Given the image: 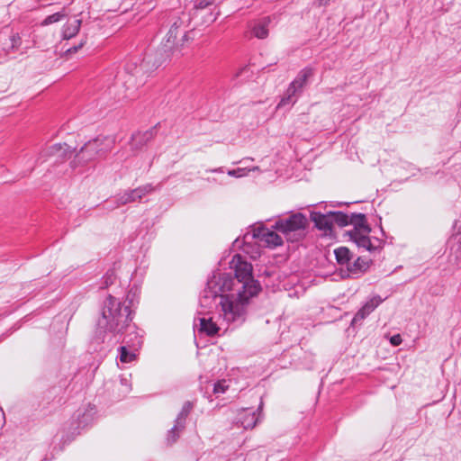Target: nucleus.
<instances>
[{"mask_svg":"<svg viewBox=\"0 0 461 461\" xmlns=\"http://www.w3.org/2000/svg\"><path fill=\"white\" fill-rule=\"evenodd\" d=\"M208 280H215L213 287L220 296L221 311L224 320L235 326L241 325L247 318L249 300L261 291L259 282L240 284L231 273H214Z\"/></svg>","mask_w":461,"mask_h":461,"instance_id":"nucleus-1","label":"nucleus"},{"mask_svg":"<svg viewBox=\"0 0 461 461\" xmlns=\"http://www.w3.org/2000/svg\"><path fill=\"white\" fill-rule=\"evenodd\" d=\"M132 311L129 306L122 309L120 301L109 294L104 302L101 317L96 323V334L104 342L107 333L114 337L120 336L122 343L133 350H139L143 343L142 336L139 334L137 326L132 323Z\"/></svg>","mask_w":461,"mask_h":461,"instance_id":"nucleus-2","label":"nucleus"},{"mask_svg":"<svg viewBox=\"0 0 461 461\" xmlns=\"http://www.w3.org/2000/svg\"><path fill=\"white\" fill-rule=\"evenodd\" d=\"M309 222L302 212H294L275 221L273 229L284 235L289 242H298L306 236Z\"/></svg>","mask_w":461,"mask_h":461,"instance_id":"nucleus-3","label":"nucleus"},{"mask_svg":"<svg viewBox=\"0 0 461 461\" xmlns=\"http://www.w3.org/2000/svg\"><path fill=\"white\" fill-rule=\"evenodd\" d=\"M313 75L314 68L312 67H305L301 69L295 78L289 84L284 96L278 104V106L295 104Z\"/></svg>","mask_w":461,"mask_h":461,"instance_id":"nucleus-4","label":"nucleus"},{"mask_svg":"<svg viewBox=\"0 0 461 461\" xmlns=\"http://www.w3.org/2000/svg\"><path fill=\"white\" fill-rule=\"evenodd\" d=\"M183 21L181 18L176 17L167 34L166 42L162 43L161 47L156 51V58L154 66L158 68L170 59L176 49V40L178 34V29L182 26Z\"/></svg>","mask_w":461,"mask_h":461,"instance_id":"nucleus-5","label":"nucleus"},{"mask_svg":"<svg viewBox=\"0 0 461 461\" xmlns=\"http://www.w3.org/2000/svg\"><path fill=\"white\" fill-rule=\"evenodd\" d=\"M103 140L99 138H95L86 142L77 153L76 159L72 161V167H76V161L85 164L92 161L97 158L104 156L108 151L109 148L102 147Z\"/></svg>","mask_w":461,"mask_h":461,"instance_id":"nucleus-6","label":"nucleus"},{"mask_svg":"<svg viewBox=\"0 0 461 461\" xmlns=\"http://www.w3.org/2000/svg\"><path fill=\"white\" fill-rule=\"evenodd\" d=\"M216 285L215 280H207L206 286L203 290L199 303L202 311L198 312V314H207L210 313L213 309L221 307L220 304V296L221 294H218V292L213 288Z\"/></svg>","mask_w":461,"mask_h":461,"instance_id":"nucleus-7","label":"nucleus"},{"mask_svg":"<svg viewBox=\"0 0 461 461\" xmlns=\"http://www.w3.org/2000/svg\"><path fill=\"white\" fill-rule=\"evenodd\" d=\"M230 267L234 269L233 278H237V280L240 281V284L247 283L248 285L252 284V282H258L254 279L252 276V265L243 259V257L240 254H236L231 262Z\"/></svg>","mask_w":461,"mask_h":461,"instance_id":"nucleus-8","label":"nucleus"},{"mask_svg":"<svg viewBox=\"0 0 461 461\" xmlns=\"http://www.w3.org/2000/svg\"><path fill=\"white\" fill-rule=\"evenodd\" d=\"M371 264L372 260L357 257L355 260H351L347 267L341 268V276L344 278H358L368 270Z\"/></svg>","mask_w":461,"mask_h":461,"instance_id":"nucleus-9","label":"nucleus"},{"mask_svg":"<svg viewBox=\"0 0 461 461\" xmlns=\"http://www.w3.org/2000/svg\"><path fill=\"white\" fill-rule=\"evenodd\" d=\"M74 151L75 149L67 143H56L44 149L42 156L53 158L54 163H59L69 158Z\"/></svg>","mask_w":461,"mask_h":461,"instance_id":"nucleus-10","label":"nucleus"},{"mask_svg":"<svg viewBox=\"0 0 461 461\" xmlns=\"http://www.w3.org/2000/svg\"><path fill=\"white\" fill-rule=\"evenodd\" d=\"M253 237L269 247H277L283 244V239L280 235L262 225L253 230Z\"/></svg>","mask_w":461,"mask_h":461,"instance_id":"nucleus-11","label":"nucleus"},{"mask_svg":"<svg viewBox=\"0 0 461 461\" xmlns=\"http://www.w3.org/2000/svg\"><path fill=\"white\" fill-rule=\"evenodd\" d=\"M310 219L314 223L315 228L324 232L325 235H330L333 231L332 219L330 212L312 211L310 213Z\"/></svg>","mask_w":461,"mask_h":461,"instance_id":"nucleus-12","label":"nucleus"},{"mask_svg":"<svg viewBox=\"0 0 461 461\" xmlns=\"http://www.w3.org/2000/svg\"><path fill=\"white\" fill-rule=\"evenodd\" d=\"M353 225V230L347 232L348 235H357L359 232L369 234L372 230L364 213L353 212L349 215L348 225Z\"/></svg>","mask_w":461,"mask_h":461,"instance_id":"nucleus-13","label":"nucleus"},{"mask_svg":"<svg viewBox=\"0 0 461 461\" xmlns=\"http://www.w3.org/2000/svg\"><path fill=\"white\" fill-rule=\"evenodd\" d=\"M383 303V299L380 295H375L369 301H367L355 314L351 324L355 325L356 323L362 321L365 318H366L372 312L375 311L379 304Z\"/></svg>","mask_w":461,"mask_h":461,"instance_id":"nucleus-14","label":"nucleus"},{"mask_svg":"<svg viewBox=\"0 0 461 461\" xmlns=\"http://www.w3.org/2000/svg\"><path fill=\"white\" fill-rule=\"evenodd\" d=\"M157 125L144 131H138L131 136V146L133 149H140L157 134Z\"/></svg>","mask_w":461,"mask_h":461,"instance_id":"nucleus-15","label":"nucleus"},{"mask_svg":"<svg viewBox=\"0 0 461 461\" xmlns=\"http://www.w3.org/2000/svg\"><path fill=\"white\" fill-rule=\"evenodd\" d=\"M369 234H366L364 232H359L357 235H348L350 240H352L358 248H364L366 250L372 252L376 249L381 248L383 241L379 239H376L375 241L377 244H374L368 236Z\"/></svg>","mask_w":461,"mask_h":461,"instance_id":"nucleus-16","label":"nucleus"},{"mask_svg":"<svg viewBox=\"0 0 461 461\" xmlns=\"http://www.w3.org/2000/svg\"><path fill=\"white\" fill-rule=\"evenodd\" d=\"M194 326L198 329L200 333H203L210 337L217 335L220 330L218 325L212 321V317H198L194 320Z\"/></svg>","mask_w":461,"mask_h":461,"instance_id":"nucleus-17","label":"nucleus"},{"mask_svg":"<svg viewBox=\"0 0 461 461\" xmlns=\"http://www.w3.org/2000/svg\"><path fill=\"white\" fill-rule=\"evenodd\" d=\"M95 407L91 405L84 411L78 410L77 412V426L76 429H85L92 424L95 420Z\"/></svg>","mask_w":461,"mask_h":461,"instance_id":"nucleus-18","label":"nucleus"},{"mask_svg":"<svg viewBox=\"0 0 461 461\" xmlns=\"http://www.w3.org/2000/svg\"><path fill=\"white\" fill-rule=\"evenodd\" d=\"M258 416L256 411L251 409H246L240 413L238 423L245 429H253L258 421Z\"/></svg>","mask_w":461,"mask_h":461,"instance_id":"nucleus-19","label":"nucleus"},{"mask_svg":"<svg viewBox=\"0 0 461 461\" xmlns=\"http://www.w3.org/2000/svg\"><path fill=\"white\" fill-rule=\"evenodd\" d=\"M270 23L271 19L269 16L259 19L251 27L252 34L258 39H266L268 36V26Z\"/></svg>","mask_w":461,"mask_h":461,"instance_id":"nucleus-20","label":"nucleus"},{"mask_svg":"<svg viewBox=\"0 0 461 461\" xmlns=\"http://www.w3.org/2000/svg\"><path fill=\"white\" fill-rule=\"evenodd\" d=\"M336 261L341 267H347L353 259V253L348 248L341 246L334 249Z\"/></svg>","mask_w":461,"mask_h":461,"instance_id":"nucleus-21","label":"nucleus"},{"mask_svg":"<svg viewBox=\"0 0 461 461\" xmlns=\"http://www.w3.org/2000/svg\"><path fill=\"white\" fill-rule=\"evenodd\" d=\"M82 21L80 19H74L64 24L62 29V36L64 40H69L75 37L80 30Z\"/></svg>","mask_w":461,"mask_h":461,"instance_id":"nucleus-22","label":"nucleus"},{"mask_svg":"<svg viewBox=\"0 0 461 461\" xmlns=\"http://www.w3.org/2000/svg\"><path fill=\"white\" fill-rule=\"evenodd\" d=\"M118 350L120 353V361L125 364L132 362L136 358V352L138 351L130 348L128 346L124 344L121 346Z\"/></svg>","mask_w":461,"mask_h":461,"instance_id":"nucleus-23","label":"nucleus"},{"mask_svg":"<svg viewBox=\"0 0 461 461\" xmlns=\"http://www.w3.org/2000/svg\"><path fill=\"white\" fill-rule=\"evenodd\" d=\"M194 408V403L190 401H186L184 405L182 406L181 411L177 414L175 421L177 424L184 425L185 427V420L188 415L190 414L191 411Z\"/></svg>","mask_w":461,"mask_h":461,"instance_id":"nucleus-24","label":"nucleus"},{"mask_svg":"<svg viewBox=\"0 0 461 461\" xmlns=\"http://www.w3.org/2000/svg\"><path fill=\"white\" fill-rule=\"evenodd\" d=\"M330 218L332 219V225L336 223L339 227H345L348 225L349 215L343 212H333L329 211Z\"/></svg>","mask_w":461,"mask_h":461,"instance_id":"nucleus-25","label":"nucleus"},{"mask_svg":"<svg viewBox=\"0 0 461 461\" xmlns=\"http://www.w3.org/2000/svg\"><path fill=\"white\" fill-rule=\"evenodd\" d=\"M185 426L175 422L174 426L167 431V441L168 444H173L180 437V433L185 429Z\"/></svg>","mask_w":461,"mask_h":461,"instance_id":"nucleus-26","label":"nucleus"},{"mask_svg":"<svg viewBox=\"0 0 461 461\" xmlns=\"http://www.w3.org/2000/svg\"><path fill=\"white\" fill-rule=\"evenodd\" d=\"M137 201L135 195L132 194V189L125 191L122 194L116 197V206H121Z\"/></svg>","mask_w":461,"mask_h":461,"instance_id":"nucleus-27","label":"nucleus"},{"mask_svg":"<svg viewBox=\"0 0 461 461\" xmlns=\"http://www.w3.org/2000/svg\"><path fill=\"white\" fill-rule=\"evenodd\" d=\"M67 16L64 11L57 12L55 14H52L50 15H48L41 23V25H50L55 23H58L64 19Z\"/></svg>","mask_w":461,"mask_h":461,"instance_id":"nucleus-28","label":"nucleus"},{"mask_svg":"<svg viewBox=\"0 0 461 461\" xmlns=\"http://www.w3.org/2000/svg\"><path fill=\"white\" fill-rule=\"evenodd\" d=\"M116 280V275L113 269H110L103 277V283L101 288H107L113 285Z\"/></svg>","mask_w":461,"mask_h":461,"instance_id":"nucleus-29","label":"nucleus"},{"mask_svg":"<svg viewBox=\"0 0 461 461\" xmlns=\"http://www.w3.org/2000/svg\"><path fill=\"white\" fill-rule=\"evenodd\" d=\"M10 41H11V43H10L11 45H10L9 49H13L14 52H16L17 50H19L20 46L22 44V38L20 37L19 33L12 32L10 33Z\"/></svg>","mask_w":461,"mask_h":461,"instance_id":"nucleus-30","label":"nucleus"},{"mask_svg":"<svg viewBox=\"0 0 461 461\" xmlns=\"http://www.w3.org/2000/svg\"><path fill=\"white\" fill-rule=\"evenodd\" d=\"M228 387L229 385L226 384L225 380L219 381L215 383L213 385V393L215 394L224 393L227 391Z\"/></svg>","mask_w":461,"mask_h":461,"instance_id":"nucleus-31","label":"nucleus"},{"mask_svg":"<svg viewBox=\"0 0 461 461\" xmlns=\"http://www.w3.org/2000/svg\"><path fill=\"white\" fill-rule=\"evenodd\" d=\"M248 171L249 170L247 168L238 167L236 169L229 170L228 175L234 177H242L247 175Z\"/></svg>","mask_w":461,"mask_h":461,"instance_id":"nucleus-32","label":"nucleus"},{"mask_svg":"<svg viewBox=\"0 0 461 461\" xmlns=\"http://www.w3.org/2000/svg\"><path fill=\"white\" fill-rule=\"evenodd\" d=\"M120 385H121V391L124 393V394H127L131 392V384L128 381V379L126 377H122L121 380H120Z\"/></svg>","mask_w":461,"mask_h":461,"instance_id":"nucleus-33","label":"nucleus"},{"mask_svg":"<svg viewBox=\"0 0 461 461\" xmlns=\"http://www.w3.org/2000/svg\"><path fill=\"white\" fill-rule=\"evenodd\" d=\"M86 40H81V41L77 45H74L72 47L68 48L66 50L65 53L67 55L76 53L78 50H80L86 44Z\"/></svg>","mask_w":461,"mask_h":461,"instance_id":"nucleus-34","label":"nucleus"},{"mask_svg":"<svg viewBox=\"0 0 461 461\" xmlns=\"http://www.w3.org/2000/svg\"><path fill=\"white\" fill-rule=\"evenodd\" d=\"M213 0H197L194 3L195 9H204L212 4Z\"/></svg>","mask_w":461,"mask_h":461,"instance_id":"nucleus-35","label":"nucleus"},{"mask_svg":"<svg viewBox=\"0 0 461 461\" xmlns=\"http://www.w3.org/2000/svg\"><path fill=\"white\" fill-rule=\"evenodd\" d=\"M11 41H10V34L4 39L2 41V49L6 54L14 53L13 49H9Z\"/></svg>","mask_w":461,"mask_h":461,"instance_id":"nucleus-36","label":"nucleus"},{"mask_svg":"<svg viewBox=\"0 0 461 461\" xmlns=\"http://www.w3.org/2000/svg\"><path fill=\"white\" fill-rule=\"evenodd\" d=\"M134 296H135V294H132V290H131V291L128 293V294H127V298H126V300H127L129 303H128V304H123V305H122V304H121L122 309H123L124 307L129 306V310H130V311H131V308L133 306V299H134ZM120 303H122L120 302Z\"/></svg>","mask_w":461,"mask_h":461,"instance_id":"nucleus-37","label":"nucleus"},{"mask_svg":"<svg viewBox=\"0 0 461 461\" xmlns=\"http://www.w3.org/2000/svg\"><path fill=\"white\" fill-rule=\"evenodd\" d=\"M390 342L393 346H399L402 344V339L400 334H396L391 337Z\"/></svg>","mask_w":461,"mask_h":461,"instance_id":"nucleus-38","label":"nucleus"},{"mask_svg":"<svg viewBox=\"0 0 461 461\" xmlns=\"http://www.w3.org/2000/svg\"><path fill=\"white\" fill-rule=\"evenodd\" d=\"M132 194L135 195L137 200H140L145 195V194L141 190L140 186H139L135 189H132Z\"/></svg>","mask_w":461,"mask_h":461,"instance_id":"nucleus-39","label":"nucleus"},{"mask_svg":"<svg viewBox=\"0 0 461 461\" xmlns=\"http://www.w3.org/2000/svg\"><path fill=\"white\" fill-rule=\"evenodd\" d=\"M141 190L145 194V195L149 193H150L153 190V186L151 184H147L140 186Z\"/></svg>","mask_w":461,"mask_h":461,"instance_id":"nucleus-40","label":"nucleus"},{"mask_svg":"<svg viewBox=\"0 0 461 461\" xmlns=\"http://www.w3.org/2000/svg\"><path fill=\"white\" fill-rule=\"evenodd\" d=\"M210 172H213V173H217V172H223L222 171V168L221 167H218V168H215V169H210L209 170Z\"/></svg>","mask_w":461,"mask_h":461,"instance_id":"nucleus-41","label":"nucleus"},{"mask_svg":"<svg viewBox=\"0 0 461 461\" xmlns=\"http://www.w3.org/2000/svg\"><path fill=\"white\" fill-rule=\"evenodd\" d=\"M151 60L149 59V57H147L143 59V64H141V67L145 64V63H149Z\"/></svg>","mask_w":461,"mask_h":461,"instance_id":"nucleus-42","label":"nucleus"},{"mask_svg":"<svg viewBox=\"0 0 461 461\" xmlns=\"http://www.w3.org/2000/svg\"><path fill=\"white\" fill-rule=\"evenodd\" d=\"M319 1H320V5H326L330 0H319Z\"/></svg>","mask_w":461,"mask_h":461,"instance_id":"nucleus-43","label":"nucleus"},{"mask_svg":"<svg viewBox=\"0 0 461 461\" xmlns=\"http://www.w3.org/2000/svg\"><path fill=\"white\" fill-rule=\"evenodd\" d=\"M187 40H188V38H187V33H185V34H184V36H183V38H182V41H187Z\"/></svg>","mask_w":461,"mask_h":461,"instance_id":"nucleus-44","label":"nucleus"},{"mask_svg":"<svg viewBox=\"0 0 461 461\" xmlns=\"http://www.w3.org/2000/svg\"><path fill=\"white\" fill-rule=\"evenodd\" d=\"M458 223L459 221H456L455 223H454V229L457 228L458 227Z\"/></svg>","mask_w":461,"mask_h":461,"instance_id":"nucleus-45","label":"nucleus"},{"mask_svg":"<svg viewBox=\"0 0 461 461\" xmlns=\"http://www.w3.org/2000/svg\"><path fill=\"white\" fill-rule=\"evenodd\" d=\"M457 233H461V222H460V225L458 227Z\"/></svg>","mask_w":461,"mask_h":461,"instance_id":"nucleus-46","label":"nucleus"},{"mask_svg":"<svg viewBox=\"0 0 461 461\" xmlns=\"http://www.w3.org/2000/svg\"><path fill=\"white\" fill-rule=\"evenodd\" d=\"M262 405H263V402H261L259 406H258V409H260L262 407Z\"/></svg>","mask_w":461,"mask_h":461,"instance_id":"nucleus-47","label":"nucleus"}]
</instances>
